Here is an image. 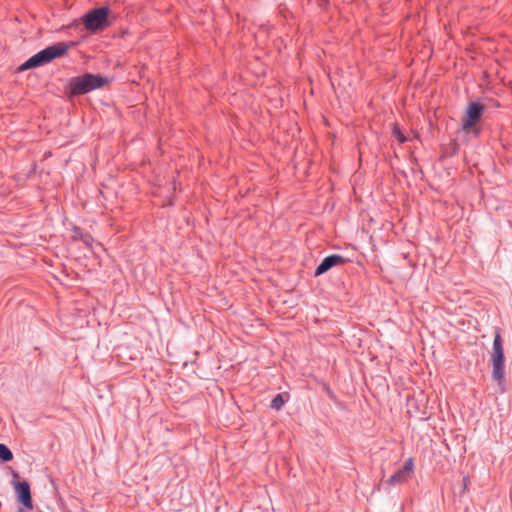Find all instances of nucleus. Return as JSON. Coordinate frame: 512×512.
Returning a JSON list of instances; mask_svg holds the SVG:
<instances>
[{"label":"nucleus","mask_w":512,"mask_h":512,"mask_svg":"<svg viewBox=\"0 0 512 512\" xmlns=\"http://www.w3.org/2000/svg\"><path fill=\"white\" fill-rule=\"evenodd\" d=\"M76 42H57L52 44L41 51L37 52L29 59H27L20 67L19 71H26L33 68H38L52 62L54 59L64 56L67 51L74 47Z\"/></svg>","instance_id":"obj_1"},{"label":"nucleus","mask_w":512,"mask_h":512,"mask_svg":"<svg viewBox=\"0 0 512 512\" xmlns=\"http://www.w3.org/2000/svg\"><path fill=\"white\" fill-rule=\"evenodd\" d=\"M107 83V77L100 74L84 73L69 79L65 87V93L69 98H72L102 88Z\"/></svg>","instance_id":"obj_2"},{"label":"nucleus","mask_w":512,"mask_h":512,"mask_svg":"<svg viewBox=\"0 0 512 512\" xmlns=\"http://www.w3.org/2000/svg\"><path fill=\"white\" fill-rule=\"evenodd\" d=\"M492 378L501 385L505 380V356L501 335L496 333L491 354Z\"/></svg>","instance_id":"obj_3"},{"label":"nucleus","mask_w":512,"mask_h":512,"mask_svg":"<svg viewBox=\"0 0 512 512\" xmlns=\"http://www.w3.org/2000/svg\"><path fill=\"white\" fill-rule=\"evenodd\" d=\"M109 15L110 9L108 7L94 8L82 16V22L90 33H96L111 25Z\"/></svg>","instance_id":"obj_4"},{"label":"nucleus","mask_w":512,"mask_h":512,"mask_svg":"<svg viewBox=\"0 0 512 512\" xmlns=\"http://www.w3.org/2000/svg\"><path fill=\"white\" fill-rule=\"evenodd\" d=\"M19 478V473L15 470H12L11 485L15 490L16 501L26 509H33V499L30 483L25 479L20 481Z\"/></svg>","instance_id":"obj_5"},{"label":"nucleus","mask_w":512,"mask_h":512,"mask_svg":"<svg viewBox=\"0 0 512 512\" xmlns=\"http://www.w3.org/2000/svg\"><path fill=\"white\" fill-rule=\"evenodd\" d=\"M485 106L476 101L471 102L466 110V117L463 120L462 129L464 131H468L473 126H475L481 119L482 114L484 112Z\"/></svg>","instance_id":"obj_6"},{"label":"nucleus","mask_w":512,"mask_h":512,"mask_svg":"<svg viewBox=\"0 0 512 512\" xmlns=\"http://www.w3.org/2000/svg\"><path fill=\"white\" fill-rule=\"evenodd\" d=\"M414 470V460L413 458H408L403 465L397 469V471L389 477L387 480V484L389 485H397L402 484L410 478L411 474Z\"/></svg>","instance_id":"obj_7"},{"label":"nucleus","mask_w":512,"mask_h":512,"mask_svg":"<svg viewBox=\"0 0 512 512\" xmlns=\"http://www.w3.org/2000/svg\"><path fill=\"white\" fill-rule=\"evenodd\" d=\"M347 262V259L339 254H331L325 257L321 263L317 266L314 276L318 277L328 272L331 268L336 266L344 265Z\"/></svg>","instance_id":"obj_8"},{"label":"nucleus","mask_w":512,"mask_h":512,"mask_svg":"<svg viewBox=\"0 0 512 512\" xmlns=\"http://www.w3.org/2000/svg\"><path fill=\"white\" fill-rule=\"evenodd\" d=\"M73 238L75 240L82 241L86 246L90 247L93 243V237L78 226H74L72 229Z\"/></svg>","instance_id":"obj_9"},{"label":"nucleus","mask_w":512,"mask_h":512,"mask_svg":"<svg viewBox=\"0 0 512 512\" xmlns=\"http://www.w3.org/2000/svg\"><path fill=\"white\" fill-rule=\"evenodd\" d=\"M288 393H279L274 396V398L271 400L270 407L274 409L275 411H279L282 406L288 401L289 399Z\"/></svg>","instance_id":"obj_10"},{"label":"nucleus","mask_w":512,"mask_h":512,"mask_svg":"<svg viewBox=\"0 0 512 512\" xmlns=\"http://www.w3.org/2000/svg\"><path fill=\"white\" fill-rule=\"evenodd\" d=\"M13 460V453L10 448L3 443H0V462L7 463Z\"/></svg>","instance_id":"obj_11"},{"label":"nucleus","mask_w":512,"mask_h":512,"mask_svg":"<svg viewBox=\"0 0 512 512\" xmlns=\"http://www.w3.org/2000/svg\"><path fill=\"white\" fill-rule=\"evenodd\" d=\"M393 136L398 140L399 143L403 144L405 143L408 138L404 135V133L401 131V129L398 127V125H394L393 127Z\"/></svg>","instance_id":"obj_12"},{"label":"nucleus","mask_w":512,"mask_h":512,"mask_svg":"<svg viewBox=\"0 0 512 512\" xmlns=\"http://www.w3.org/2000/svg\"><path fill=\"white\" fill-rule=\"evenodd\" d=\"M470 485V479L468 476L462 478L461 487L458 492L459 497H462L468 490Z\"/></svg>","instance_id":"obj_13"},{"label":"nucleus","mask_w":512,"mask_h":512,"mask_svg":"<svg viewBox=\"0 0 512 512\" xmlns=\"http://www.w3.org/2000/svg\"><path fill=\"white\" fill-rule=\"evenodd\" d=\"M16 512H24V507H18Z\"/></svg>","instance_id":"obj_14"},{"label":"nucleus","mask_w":512,"mask_h":512,"mask_svg":"<svg viewBox=\"0 0 512 512\" xmlns=\"http://www.w3.org/2000/svg\"><path fill=\"white\" fill-rule=\"evenodd\" d=\"M2 507V502L0 501V508Z\"/></svg>","instance_id":"obj_15"}]
</instances>
